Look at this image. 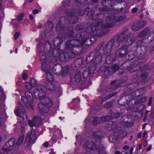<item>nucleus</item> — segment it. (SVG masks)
<instances>
[{
  "instance_id": "obj_1",
  "label": "nucleus",
  "mask_w": 154,
  "mask_h": 154,
  "mask_svg": "<svg viewBox=\"0 0 154 154\" xmlns=\"http://www.w3.org/2000/svg\"><path fill=\"white\" fill-rule=\"evenodd\" d=\"M111 50L106 43L102 42L97 46L95 51L91 53L87 57L86 62L89 63L93 61L94 64L92 63L96 66L101 62L103 58L108 55Z\"/></svg>"
},
{
  "instance_id": "obj_2",
  "label": "nucleus",
  "mask_w": 154,
  "mask_h": 154,
  "mask_svg": "<svg viewBox=\"0 0 154 154\" xmlns=\"http://www.w3.org/2000/svg\"><path fill=\"white\" fill-rule=\"evenodd\" d=\"M75 2L76 3L75 0H70L69 1L63 2V5L66 7L65 11V14L69 17H75V20L72 22L73 24L75 23L79 19L78 17L75 16L76 14L78 16H80L84 14L85 13L84 11L80 9L78 6H76L74 8V6L72 5L71 7L70 4H72L73 3H75Z\"/></svg>"
},
{
  "instance_id": "obj_3",
  "label": "nucleus",
  "mask_w": 154,
  "mask_h": 154,
  "mask_svg": "<svg viewBox=\"0 0 154 154\" xmlns=\"http://www.w3.org/2000/svg\"><path fill=\"white\" fill-rule=\"evenodd\" d=\"M131 35V33L129 32L128 29L126 27L124 28L120 35L115 36L106 44L111 50L112 47L117 48L123 42L126 35Z\"/></svg>"
},
{
  "instance_id": "obj_4",
  "label": "nucleus",
  "mask_w": 154,
  "mask_h": 154,
  "mask_svg": "<svg viewBox=\"0 0 154 154\" xmlns=\"http://www.w3.org/2000/svg\"><path fill=\"white\" fill-rule=\"evenodd\" d=\"M102 23V21L98 22L96 24V27L88 26L86 28V31L91 36H102L109 31V30H107V32L104 31L100 28V26Z\"/></svg>"
},
{
  "instance_id": "obj_5",
  "label": "nucleus",
  "mask_w": 154,
  "mask_h": 154,
  "mask_svg": "<svg viewBox=\"0 0 154 154\" xmlns=\"http://www.w3.org/2000/svg\"><path fill=\"white\" fill-rule=\"evenodd\" d=\"M37 139L35 131L32 129L28 133L24 143V146L26 148H28L30 144L34 143Z\"/></svg>"
},
{
  "instance_id": "obj_6",
  "label": "nucleus",
  "mask_w": 154,
  "mask_h": 154,
  "mask_svg": "<svg viewBox=\"0 0 154 154\" xmlns=\"http://www.w3.org/2000/svg\"><path fill=\"white\" fill-rule=\"evenodd\" d=\"M93 137L99 141L97 145V148L96 149L95 154H107L105 150V148L101 144L100 141L101 137L99 135L98 132H94L93 134Z\"/></svg>"
},
{
  "instance_id": "obj_7",
  "label": "nucleus",
  "mask_w": 154,
  "mask_h": 154,
  "mask_svg": "<svg viewBox=\"0 0 154 154\" xmlns=\"http://www.w3.org/2000/svg\"><path fill=\"white\" fill-rule=\"evenodd\" d=\"M46 89L45 87L43 85H38L34 91V94L36 98L39 99L42 98L45 96Z\"/></svg>"
},
{
  "instance_id": "obj_8",
  "label": "nucleus",
  "mask_w": 154,
  "mask_h": 154,
  "mask_svg": "<svg viewBox=\"0 0 154 154\" xmlns=\"http://www.w3.org/2000/svg\"><path fill=\"white\" fill-rule=\"evenodd\" d=\"M71 22L68 20V18L65 16H62L60 19V23L57 24L56 26L57 31H61L64 27L69 24Z\"/></svg>"
},
{
  "instance_id": "obj_9",
  "label": "nucleus",
  "mask_w": 154,
  "mask_h": 154,
  "mask_svg": "<svg viewBox=\"0 0 154 154\" xmlns=\"http://www.w3.org/2000/svg\"><path fill=\"white\" fill-rule=\"evenodd\" d=\"M21 99L27 107L31 106L33 102L32 94L29 91L26 92L25 96H22Z\"/></svg>"
},
{
  "instance_id": "obj_10",
  "label": "nucleus",
  "mask_w": 154,
  "mask_h": 154,
  "mask_svg": "<svg viewBox=\"0 0 154 154\" xmlns=\"http://www.w3.org/2000/svg\"><path fill=\"white\" fill-rule=\"evenodd\" d=\"M98 142H96L95 144L92 141H86L84 144V147L85 149L88 152H90L92 150L96 151L97 148V145Z\"/></svg>"
},
{
  "instance_id": "obj_11",
  "label": "nucleus",
  "mask_w": 154,
  "mask_h": 154,
  "mask_svg": "<svg viewBox=\"0 0 154 154\" xmlns=\"http://www.w3.org/2000/svg\"><path fill=\"white\" fill-rule=\"evenodd\" d=\"M96 69V66L95 64L91 63L89 66L88 69H85L83 73V77L84 79H86L88 77L92 76L94 73V71Z\"/></svg>"
},
{
  "instance_id": "obj_12",
  "label": "nucleus",
  "mask_w": 154,
  "mask_h": 154,
  "mask_svg": "<svg viewBox=\"0 0 154 154\" xmlns=\"http://www.w3.org/2000/svg\"><path fill=\"white\" fill-rule=\"evenodd\" d=\"M142 42V41H138L136 43L137 48L135 50L137 52H138L139 57L140 56H143L144 55L148 50V48L146 46L142 45L140 46H139V45H140Z\"/></svg>"
},
{
  "instance_id": "obj_13",
  "label": "nucleus",
  "mask_w": 154,
  "mask_h": 154,
  "mask_svg": "<svg viewBox=\"0 0 154 154\" xmlns=\"http://www.w3.org/2000/svg\"><path fill=\"white\" fill-rule=\"evenodd\" d=\"M16 115L18 116H20L23 119H25V117H26V113L24 107L20 103H19L15 112Z\"/></svg>"
},
{
  "instance_id": "obj_14",
  "label": "nucleus",
  "mask_w": 154,
  "mask_h": 154,
  "mask_svg": "<svg viewBox=\"0 0 154 154\" xmlns=\"http://www.w3.org/2000/svg\"><path fill=\"white\" fill-rule=\"evenodd\" d=\"M85 30H86V29ZM87 34H89V33L87 32L86 31L85 32H83L78 33L76 35V39L75 40L80 42L83 44H85V41L86 39V37L88 35Z\"/></svg>"
},
{
  "instance_id": "obj_15",
  "label": "nucleus",
  "mask_w": 154,
  "mask_h": 154,
  "mask_svg": "<svg viewBox=\"0 0 154 154\" xmlns=\"http://www.w3.org/2000/svg\"><path fill=\"white\" fill-rule=\"evenodd\" d=\"M147 23L146 21H136L134 23V24L132 26V29L135 31L143 27Z\"/></svg>"
},
{
  "instance_id": "obj_16",
  "label": "nucleus",
  "mask_w": 154,
  "mask_h": 154,
  "mask_svg": "<svg viewBox=\"0 0 154 154\" xmlns=\"http://www.w3.org/2000/svg\"><path fill=\"white\" fill-rule=\"evenodd\" d=\"M80 44V43L75 39H72L71 40H68L65 44V49L66 50H70L73 49L74 47Z\"/></svg>"
},
{
  "instance_id": "obj_17",
  "label": "nucleus",
  "mask_w": 154,
  "mask_h": 154,
  "mask_svg": "<svg viewBox=\"0 0 154 154\" xmlns=\"http://www.w3.org/2000/svg\"><path fill=\"white\" fill-rule=\"evenodd\" d=\"M148 67V65H144V68L143 69L142 67L140 66V65L138 64L136 65H134L133 67L128 66V67L127 66L126 67H125V69L127 68L128 70L130 71V72H133L137 71L139 69H140L141 71H143L145 69H147Z\"/></svg>"
},
{
  "instance_id": "obj_18",
  "label": "nucleus",
  "mask_w": 154,
  "mask_h": 154,
  "mask_svg": "<svg viewBox=\"0 0 154 154\" xmlns=\"http://www.w3.org/2000/svg\"><path fill=\"white\" fill-rule=\"evenodd\" d=\"M136 42V39L134 37L130 35H127L124 38L123 42H124L127 46H130L134 43Z\"/></svg>"
},
{
  "instance_id": "obj_19",
  "label": "nucleus",
  "mask_w": 154,
  "mask_h": 154,
  "mask_svg": "<svg viewBox=\"0 0 154 154\" xmlns=\"http://www.w3.org/2000/svg\"><path fill=\"white\" fill-rule=\"evenodd\" d=\"M116 57H121L126 56L127 54V50L125 47L124 46L119 49L116 52Z\"/></svg>"
},
{
  "instance_id": "obj_20",
  "label": "nucleus",
  "mask_w": 154,
  "mask_h": 154,
  "mask_svg": "<svg viewBox=\"0 0 154 154\" xmlns=\"http://www.w3.org/2000/svg\"><path fill=\"white\" fill-rule=\"evenodd\" d=\"M42 70L45 72L46 73V78L47 80L50 82H52L54 79L53 75L47 70V68L45 66V63H43L42 65Z\"/></svg>"
},
{
  "instance_id": "obj_21",
  "label": "nucleus",
  "mask_w": 154,
  "mask_h": 154,
  "mask_svg": "<svg viewBox=\"0 0 154 154\" xmlns=\"http://www.w3.org/2000/svg\"><path fill=\"white\" fill-rule=\"evenodd\" d=\"M82 62V58H78L75 60L72 64L71 68L74 71L77 70L80 67Z\"/></svg>"
},
{
  "instance_id": "obj_22",
  "label": "nucleus",
  "mask_w": 154,
  "mask_h": 154,
  "mask_svg": "<svg viewBox=\"0 0 154 154\" xmlns=\"http://www.w3.org/2000/svg\"><path fill=\"white\" fill-rule=\"evenodd\" d=\"M100 72H101L105 75H109L111 74V72L108 66L103 65L101 66L99 69Z\"/></svg>"
},
{
  "instance_id": "obj_23",
  "label": "nucleus",
  "mask_w": 154,
  "mask_h": 154,
  "mask_svg": "<svg viewBox=\"0 0 154 154\" xmlns=\"http://www.w3.org/2000/svg\"><path fill=\"white\" fill-rule=\"evenodd\" d=\"M75 84L76 85H83L85 83V81L82 82V83H81V72L80 71L75 74L74 76Z\"/></svg>"
},
{
  "instance_id": "obj_24",
  "label": "nucleus",
  "mask_w": 154,
  "mask_h": 154,
  "mask_svg": "<svg viewBox=\"0 0 154 154\" xmlns=\"http://www.w3.org/2000/svg\"><path fill=\"white\" fill-rule=\"evenodd\" d=\"M154 39V33L152 32L146 37H144L141 41L147 44L152 42Z\"/></svg>"
},
{
  "instance_id": "obj_25",
  "label": "nucleus",
  "mask_w": 154,
  "mask_h": 154,
  "mask_svg": "<svg viewBox=\"0 0 154 154\" xmlns=\"http://www.w3.org/2000/svg\"><path fill=\"white\" fill-rule=\"evenodd\" d=\"M152 32L149 28L146 27L138 34V36L140 38H142L143 36L146 37Z\"/></svg>"
},
{
  "instance_id": "obj_26",
  "label": "nucleus",
  "mask_w": 154,
  "mask_h": 154,
  "mask_svg": "<svg viewBox=\"0 0 154 154\" xmlns=\"http://www.w3.org/2000/svg\"><path fill=\"white\" fill-rule=\"evenodd\" d=\"M41 103L47 106H51L52 105L51 100L49 97L45 96L39 99Z\"/></svg>"
},
{
  "instance_id": "obj_27",
  "label": "nucleus",
  "mask_w": 154,
  "mask_h": 154,
  "mask_svg": "<svg viewBox=\"0 0 154 154\" xmlns=\"http://www.w3.org/2000/svg\"><path fill=\"white\" fill-rule=\"evenodd\" d=\"M79 42L80 43V44L75 46L73 49V50L76 52V54L81 53L82 52L83 50L82 46L84 44L80 42Z\"/></svg>"
},
{
  "instance_id": "obj_28",
  "label": "nucleus",
  "mask_w": 154,
  "mask_h": 154,
  "mask_svg": "<svg viewBox=\"0 0 154 154\" xmlns=\"http://www.w3.org/2000/svg\"><path fill=\"white\" fill-rule=\"evenodd\" d=\"M62 41V39L60 37L56 38L54 39V45L55 47H57L58 49L62 51L60 47V45L61 44Z\"/></svg>"
},
{
  "instance_id": "obj_29",
  "label": "nucleus",
  "mask_w": 154,
  "mask_h": 154,
  "mask_svg": "<svg viewBox=\"0 0 154 154\" xmlns=\"http://www.w3.org/2000/svg\"><path fill=\"white\" fill-rule=\"evenodd\" d=\"M106 127L109 131H114L117 128L116 123L113 121L108 122L106 124Z\"/></svg>"
},
{
  "instance_id": "obj_30",
  "label": "nucleus",
  "mask_w": 154,
  "mask_h": 154,
  "mask_svg": "<svg viewBox=\"0 0 154 154\" xmlns=\"http://www.w3.org/2000/svg\"><path fill=\"white\" fill-rule=\"evenodd\" d=\"M62 70V66L60 64L54 65L53 68V71L56 74L58 75L61 73Z\"/></svg>"
},
{
  "instance_id": "obj_31",
  "label": "nucleus",
  "mask_w": 154,
  "mask_h": 154,
  "mask_svg": "<svg viewBox=\"0 0 154 154\" xmlns=\"http://www.w3.org/2000/svg\"><path fill=\"white\" fill-rule=\"evenodd\" d=\"M88 35L86 37V39L85 42V44L88 46L91 45L94 43L96 41V38L94 37L89 38L88 37L89 34H87Z\"/></svg>"
},
{
  "instance_id": "obj_32",
  "label": "nucleus",
  "mask_w": 154,
  "mask_h": 154,
  "mask_svg": "<svg viewBox=\"0 0 154 154\" xmlns=\"http://www.w3.org/2000/svg\"><path fill=\"white\" fill-rule=\"evenodd\" d=\"M117 83V81L116 80L112 81L111 82V84L108 86V90L109 91H111L117 89L118 87Z\"/></svg>"
},
{
  "instance_id": "obj_33",
  "label": "nucleus",
  "mask_w": 154,
  "mask_h": 154,
  "mask_svg": "<svg viewBox=\"0 0 154 154\" xmlns=\"http://www.w3.org/2000/svg\"><path fill=\"white\" fill-rule=\"evenodd\" d=\"M53 24L51 21L47 22L44 27L45 30L46 32H50L51 31L53 28Z\"/></svg>"
},
{
  "instance_id": "obj_34",
  "label": "nucleus",
  "mask_w": 154,
  "mask_h": 154,
  "mask_svg": "<svg viewBox=\"0 0 154 154\" xmlns=\"http://www.w3.org/2000/svg\"><path fill=\"white\" fill-rule=\"evenodd\" d=\"M145 93L144 88H140L136 90L132 93V95L136 97H140L143 95Z\"/></svg>"
},
{
  "instance_id": "obj_35",
  "label": "nucleus",
  "mask_w": 154,
  "mask_h": 154,
  "mask_svg": "<svg viewBox=\"0 0 154 154\" xmlns=\"http://www.w3.org/2000/svg\"><path fill=\"white\" fill-rule=\"evenodd\" d=\"M102 21V23H103V21ZM102 23H103L101 24L100 27V28L102 29V30H103L104 31H105V29L112 27L114 25V23H105L103 24Z\"/></svg>"
},
{
  "instance_id": "obj_36",
  "label": "nucleus",
  "mask_w": 154,
  "mask_h": 154,
  "mask_svg": "<svg viewBox=\"0 0 154 154\" xmlns=\"http://www.w3.org/2000/svg\"><path fill=\"white\" fill-rule=\"evenodd\" d=\"M69 58L68 53L67 52L62 53L60 55L59 59L62 62H66Z\"/></svg>"
},
{
  "instance_id": "obj_37",
  "label": "nucleus",
  "mask_w": 154,
  "mask_h": 154,
  "mask_svg": "<svg viewBox=\"0 0 154 154\" xmlns=\"http://www.w3.org/2000/svg\"><path fill=\"white\" fill-rule=\"evenodd\" d=\"M38 106L40 110L44 113H46L48 112L49 108L50 107L47 106L46 105H45L41 103L38 104Z\"/></svg>"
},
{
  "instance_id": "obj_38",
  "label": "nucleus",
  "mask_w": 154,
  "mask_h": 154,
  "mask_svg": "<svg viewBox=\"0 0 154 154\" xmlns=\"http://www.w3.org/2000/svg\"><path fill=\"white\" fill-rule=\"evenodd\" d=\"M15 139L14 138H12L9 139L8 141L6 143V146L8 148L13 147L15 142Z\"/></svg>"
},
{
  "instance_id": "obj_39",
  "label": "nucleus",
  "mask_w": 154,
  "mask_h": 154,
  "mask_svg": "<svg viewBox=\"0 0 154 154\" xmlns=\"http://www.w3.org/2000/svg\"><path fill=\"white\" fill-rule=\"evenodd\" d=\"M75 34L74 29L72 27H69L67 29L66 33V36L69 38H72L73 37Z\"/></svg>"
},
{
  "instance_id": "obj_40",
  "label": "nucleus",
  "mask_w": 154,
  "mask_h": 154,
  "mask_svg": "<svg viewBox=\"0 0 154 154\" xmlns=\"http://www.w3.org/2000/svg\"><path fill=\"white\" fill-rule=\"evenodd\" d=\"M128 54V58L129 60H131L134 59L135 57H139L138 52L135 51V52L134 51H131L129 52Z\"/></svg>"
},
{
  "instance_id": "obj_41",
  "label": "nucleus",
  "mask_w": 154,
  "mask_h": 154,
  "mask_svg": "<svg viewBox=\"0 0 154 154\" xmlns=\"http://www.w3.org/2000/svg\"><path fill=\"white\" fill-rule=\"evenodd\" d=\"M91 122L93 125H96L101 124L99 118L97 117H93L91 119Z\"/></svg>"
},
{
  "instance_id": "obj_42",
  "label": "nucleus",
  "mask_w": 154,
  "mask_h": 154,
  "mask_svg": "<svg viewBox=\"0 0 154 154\" xmlns=\"http://www.w3.org/2000/svg\"><path fill=\"white\" fill-rule=\"evenodd\" d=\"M109 112V114L112 115V117L115 119L119 118L122 114V112H113L112 110H110Z\"/></svg>"
},
{
  "instance_id": "obj_43",
  "label": "nucleus",
  "mask_w": 154,
  "mask_h": 154,
  "mask_svg": "<svg viewBox=\"0 0 154 154\" xmlns=\"http://www.w3.org/2000/svg\"><path fill=\"white\" fill-rule=\"evenodd\" d=\"M51 45L49 41H47L44 46V51L49 53L51 50Z\"/></svg>"
},
{
  "instance_id": "obj_44",
  "label": "nucleus",
  "mask_w": 154,
  "mask_h": 154,
  "mask_svg": "<svg viewBox=\"0 0 154 154\" xmlns=\"http://www.w3.org/2000/svg\"><path fill=\"white\" fill-rule=\"evenodd\" d=\"M116 17L112 15L107 16L105 20V21L106 22L113 23L116 21Z\"/></svg>"
},
{
  "instance_id": "obj_45",
  "label": "nucleus",
  "mask_w": 154,
  "mask_h": 154,
  "mask_svg": "<svg viewBox=\"0 0 154 154\" xmlns=\"http://www.w3.org/2000/svg\"><path fill=\"white\" fill-rule=\"evenodd\" d=\"M113 47H112L111 48V50L109 53L108 55L104 57H103V58L105 59V62L106 63L108 64H109L112 62V59L111 58V57L110 56V53L111 52L112 48Z\"/></svg>"
},
{
  "instance_id": "obj_46",
  "label": "nucleus",
  "mask_w": 154,
  "mask_h": 154,
  "mask_svg": "<svg viewBox=\"0 0 154 154\" xmlns=\"http://www.w3.org/2000/svg\"><path fill=\"white\" fill-rule=\"evenodd\" d=\"M89 7H88L86 8L85 9V11H88V13L87 14V15L88 16V17L90 18L91 19H92L93 20H94L95 19V18L94 17V12L93 11H92L91 10V11H89Z\"/></svg>"
},
{
  "instance_id": "obj_47",
  "label": "nucleus",
  "mask_w": 154,
  "mask_h": 154,
  "mask_svg": "<svg viewBox=\"0 0 154 154\" xmlns=\"http://www.w3.org/2000/svg\"><path fill=\"white\" fill-rule=\"evenodd\" d=\"M48 54L47 52L44 53L43 51H41L40 53L39 57L41 60L42 61V63H45V66H46L45 60L46 58V54Z\"/></svg>"
},
{
  "instance_id": "obj_48",
  "label": "nucleus",
  "mask_w": 154,
  "mask_h": 154,
  "mask_svg": "<svg viewBox=\"0 0 154 154\" xmlns=\"http://www.w3.org/2000/svg\"><path fill=\"white\" fill-rule=\"evenodd\" d=\"M120 68V67L119 64H115L113 65L112 68H110V69L111 72V74L118 71Z\"/></svg>"
},
{
  "instance_id": "obj_49",
  "label": "nucleus",
  "mask_w": 154,
  "mask_h": 154,
  "mask_svg": "<svg viewBox=\"0 0 154 154\" xmlns=\"http://www.w3.org/2000/svg\"><path fill=\"white\" fill-rule=\"evenodd\" d=\"M109 141L112 143H115L117 141V136L113 134H111L109 136Z\"/></svg>"
},
{
  "instance_id": "obj_50",
  "label": "nucleus",
  "mask_w": 154,
  "mask_h": 154,
  "mask_svg": "<svg viewBox=\"0 0 154 154\" xmlns=\"http://www.w3.org/2000/svg\"><path fill=\"white\" fill-rule=\"evenodd\" d=\"M67 52L68 53V56L69 58H74L77 54L76 52L73 50V49L70 50H66Z\"/></svg>"
},
{
  "instance_id": "obj_51",
  "label": "nucleus",
  "mask_w": 154,
  "mask_h": 154,
  "mask_svg": "<svg viewBox=\"0 0 154 154\" xmlns=\"http://www.w3.org/2000/svg\"><path fill=\"white\" fill-rule=\"evenodd\" d=\"M46 88L50 91H53L55 89V86L54 83L49 82Z\"/></svg>"
},
{
  "instance_id": "obj_52",
  "label": "nucleus",
  "mask_w": 154,
  "mask_h": 154,
  "mask_svg": "<svg viewBox=\"0 0 154 154\" xmlns=\"http://www.w3.org/2000/svg\"><path fill=\"white\" fill-rule=\"evenodd\" d=\"M104 17V14L103 13H100L97 14L94 20H100L103 19Z\"/></svg>"
},
{
  "instance_id": "obj_53",
  "label": "nucleus",
  "mask_w": 154,
  "mask_h": 154,
  "mask_svg": "<svg viewBox=\"0 0 154 154\" xmlns=\"http://www.w3.org/2000/svg\"><path fill=\"white\" fill-rule=\"evenodd\" d=\"M117 94V92H113L108 94L106 96L104 97L105 100H108V99L115 96Z\"/></svg>"
},
{
  "instance_id": "obj_54",
  "label": "nucleus",
  "mask_w": 154,
  "mask_h": 154,
  "mask_svg": "<svg viewBox=\"0 0 154 154\" xmlns=\"http://www.w3.org/2000/svg\"><path fill=\"white\" fill-rule=\"evenodd\" d=\"M128 116L127 115H124L121 118V123L122 125L126 123L128 121Z\"/></svg>"
},
{
  "instance_id": "obj_55",
  "label": "nucleus",
  "mask_w": 154,
  "mask_h": 154,
  "mask_svg": "<svg viewBox=\"0 0 154 154\" xmlns=\"http://www.w3.org/2000/svg\"><path fill=\"white\" fill-rule=\"evenodd\" d=\"M33 121L34 125H38L41 124V120L38 117H35L34 118Z\"/></svg>"
},
{
  "instance_id": "obj_56",
  "label": "nucleus",
  "mask_w": 154,
  "mask_h": 154,
  "mask_svg": "<svg viewBox=\"0 0 154 154\" xmlns=\"http://www.w3.org/2000/svg\"><path fill=\"white\" fill-rule=\"evenodd\" d=\"M24 135L23 134H21L19 137L17 142L16 144L18 145H20L23 142L24 138Z\"/></svg>"
},
{
  "instance_id": "obj_57",
  "label": "nucleus",
  "mask_w": 154,
  "mask_h": 154,
  "mask_svg": "<svg viewBox=\"0 0 154 154\" xmlns=\"http://www.w3.org/2000/svg\"><path fill=\"white\" fill-rule=\"evenodd\" d=\"M126 18V16L125 15H121L117 17H116V22H120L125 19Z\"/></svg>"
},
{
  "instance_id": "obj_58",
  "label": "nucleus",
  "mask_w": 154,
  "mask_h": 154,
  "mask_svg": "<svg viewBox=\"0 0 154 154\" xmlns=\"http://www.w3.org/2000/svg\"><path fill=\"white\" fill-rule=\"evenodd\" d=\"M148 77V74L146 72H144L141 74L140 77V79H141V81L144 82L145 81L146 79Z\"/></svg>"
},
{
  "instance_id": "obj_59",
  "label": "nucleus",
  "mask_w": 154,
  "mask_h": 154,
  "mask_svg": "<svg viewBox=\"0 0 154 154\" xmlns=\"http://www.w3.org/2000/svg\"><path fill=\"white\" fill-rule=\"evenodd\" d=\"M113 104L112 102H109L106 103L104 104V107L106 108H110L113 106Z\"/></svg>"
},
{
  "instance_id": "obj_60",
  "label": "nucleus",
  "mask_w": 154,
  "mask_h": 154,
  "mask_svg": "<svg viewBox=\"0 0 154 154\" xmlns=\"http://www.w3.org/2000/svg\"><path fill=\"white\" fill-rule=\"evenodd\" d=\"M52 54L55 57H57L59 55V51L56 49H53L52 51Z\"/></svg>"
},
{
  "instance_id": "obj_61",
  "label": "nucleus",
  "mask_w": 154,
  "mask_h": 154,
  "mask_svg": "<svg viewBox=\"0 0 154 154\" xmlns=\"http://www.w3.org/2000/svg\"><path fill=\"white\" fill-rule=\"evenodd\" d=\"M84 28V26L81 24H78L75 27V29L77 31L82 30Z\"/></svg>"
},
{
  "instance_id": "obj_62",
  "label": "nucleus",
  "mask_w": 154,
  "mask_h": 154,
  "mask_svg": "<svg viewBox=\"0 0 154 154\" xmlns=\"http://www.w3.org/2000/svg\"><path fill=\"white\" fill-rule=\"evenodd\" d=\"M30 83L32 87H35L37 84L36 81L34 79H31Z\"/></svg>"
},
{
  "instance_id": "obj_63",
  "label": "nucleus",
  "mask_w": 154,
  "mask_h": 154,
  "mask_svg": "<svg viewBox=\"0 0 154 154\" xmlns=\"http://www.w3.org/2000/svg\"><path fill=\"white\" fill-rule=\"evenodd\" d=\"M124 127H129L132 126L133 125V122H128V121L124 123L122 125Z\"/></svg>"
},
{
  "instance_id": "obj_64",
  "label": "nucleus",
  "mask_w": 154,
  "mask_h": 154,
  "mask_svg": "<svg viewBox=\"0 0 154 154\" xmlns=\"http://www.w3.org/2000/svg\"><path fill=\"white\" fill-rule=\"evenodd\" d=\"M110 2L109 0H103L102 1V3L103 5L105 7H108V5H109L108 3Z\"/></svg>"
}]
</instances>
